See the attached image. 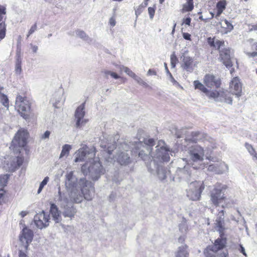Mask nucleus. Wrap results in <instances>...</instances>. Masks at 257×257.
<instances>
[{"mask_svg": "<svg viewBox=\"0 0 257 257\" xmlns=\"http://www.w3.org/2000/svg\"><path fill=\"white\" fill-rule=\"evenodd\" d=\"M246 55L249 57H255L257 56V51H254L252 52H247Z\"/></svg>", "mask_w": 257, "mask_h": 257, "instance_id": "09e8293b", "label": "nucleus"}, {"mask_svg": "<svg viewBox=\"0 0 257 257\" xmlns=\"http://www.w3.org/2000/svg\"><path fill=\"white\" fill-rule=\"evenodd\" d=\"M144 144L147 146L145 148L148 150L149 152V155H146L144 154V151L142 150L139 153V156L143 160L145 161L147 159V158H149V159L151 157H153L152 155L153 147L155 145V142L154 139H145L144 140Z\"/></svg>", "mask_w": 257, "mask_h": 257, "instance_id": "4468645a", "label": "nucleus"}, {"mask_svg": "<svg viewBox=\"0 0 257 257\" xmlns=\"http://www.w3.org/2000/svg\"><path fill=\"white\" fill-rule=\"evenodd\" d=\"M123 71L130 76L134 78L136 77V74L130 68L127 67H123Z\"/></svg>", "mask_w": 257, "mask_h": 257, "instance_id": "e433bc0d", "label": "nucleus"}, {"mask_svg": "<svg viewBox=\"0 0 257 257\" xmlns=\"http://www.w3.org/2000/svg\"><path fill=\"white\" fill-rule=\"evenodd\" d=\"M37 28V23H36L34 25H33L31 28H30L27 37H29L31 34H32L34 32H35Z\"/></svg>", "mask_w": 257, "mask_h": 257, "instance_id": "79ce46f5", "label": "nucleus"}, {"mask_svg": "<svg viewBox=\"0 0 257 257\" xmlns=\"http://www.w3.org/2000/svg\"><path fill=\"white\" fill-rule=\"evenodd\" d=\"M0 100L3 105L5 107L9 108V100L7 97V96L3 93L1 94V96H0Z\"/></svg>", "mask_w": 257, "mask_h": 257, "instance_id": "c756f323", "label": "nucleus"}, {"mask_svg": "<svg viewBox=\"0 0 257 257\" xmlns=\"http://www.w3.org/2000/svg\"><path fill=\"white\" fill-rule=\"evenodd\" d=\"M9 178V175L8 174L0 176V188H4L6 186Z\"/></svg>", "mask_w": 257, "mask_h": 257, "instance_id": "cd10ccee", "label": "nucleus"}, {"mask_svg": "<svg viewBox=\"0 0 257 257\" xmlns=\"http://www.w3.org/2000/svg\"><path fill=\"white\" fill-rule=\"evenodd\" d=\"M96 153V149L95 148H93L91 149V153L88 152V155L91 154V156H92V157H95Z\"/></svg>", "mask_w": 257, "mask_h": 257, "instance_id": "3c124183", "label": "nucleus"}, {"mask_svg": "<svg viewBox=\"0 0 257 257\" xmlns=\"http://www.w3.org/2000/svg\"><path fill=\"white\" fill-rule=\"evenodd\" d=\"M229 89L231 94L240 97L242 94V83L238 77H233L229 83Z\"/></svg>", "mask_w": 257, "mask_h": 257, "instance_id": "f8f14e48", "label": "nucleus"}, {"mask_svg": "<svg viewBox=\"0 0 257 257\" xmlns=\"http://www.w3.org/2000/svg\"><path fill=\"white\" fill-rule=\"evenodd\" d=\"M165 0H159V2L161 4H162L164 2Z\"/></svg>", "mask_w": 257, "mask_h": 257, "instance_id": "774afa93", "label": "nucleus"}, {"mask_svg": "<svg viewBox=\"0 0 257 257\" xmlns=\"http://www.w3.org/2000/svg\"><path fill=\"white\" fill-rule=\"evenodd\" d=\"M78 35L81 38H83L86 36V34L83 31H79L78 32Z\"/></svg>", "mask_w": 257, "mask_h": 257, "instance_id": "5fc2aeb1", "label": "nucleus"}, {"mask_svg": "<svg viewBox=\"0 0 257 257\" xmlns=\"http://www.w3.org/2000/svg\"><path fill=\"white\" fill-rule=\"evenodd\" d=\"M238 250L241 252L244 255L247 256V254L245 251V248L242 246V245L240 244L239 246V248H238Z\"/></svg>", "mask_w": 257, "mask_h": 257, "instance_id": "a18cd8bd", "label": "nucleus"}, {"mask_svg": "<svg viewBox=\"0 0 257 257\" xmlns=\"http://www.w3.org/2000/svg\"><path fill=\"white\" fill-rule=\"evenodd\" d=\"M49 181V177H46L44 180L42 181V182L41 183L39 188L38 190V193L39 194L42 190L43 188H44V186L46 185L48 182Z\"/></svg>", "mask_w": 257, "mask_h": 257, "instance_id": "c9c22d12", "label": "nucleus"}, {"mask_svg": "<svg viewBox=\"0 0 257 257\" xmlns=\"http://www.w3.org/2000/svg\"><path fill=\"white\" fill-rule=\"evenodd\" d=\"M33 232L32 230L25 227L20 234V241L23 244L25 249H28V246L33 238Z\"/></svg>", "mask_w": 257, "mask_h": 257, "instance_id": "9b49d317", "label": "nucleus"}, {"mask_svg": "<svg viewBox=\"0 0 257 257\" xmlns=\"http://www.w3.org/2000/svg\"><path fill=\"white\" fill-rule=\"evenodd\" d=\"M183 38L187 40H191V35L188 33H183Z\"/></svg>", "mask_w": 257, "mask_h": 257, "instance_id": "de8ad7c7", "label": "nucleus"}, {"mask_svg": "<svg viewBox=\"0 0 257 257\" xmlns=\"http://www.w3.org/2000/svg\"><path fill=\"white\" fill-rule=\"evenodd\" d=\"M6 195V191L4 188H0V204L4 201L5 196Z\"/></svg>", "mask_w": 257, "mask_h": 257, "instance_id": "ea45409f", "label": "nucleus"}, {"mask_svg": "<svg viewBox=\"0 0 257 257\" xmlns=\"http://www.w3.org/2000/svg\"><path fill=\"white\" fill-rule=\"evenodd\" d=\"M75 212L74 210H65L63 212V215L65 217H72L74 216Z\"/></svg>", "mask_w": 257, "mask_h": 257, "instance_id": "f704fd0d", "label": "nucleus"}, {"mask_svg": "<svg viewBox=\"0 0 257 257\" xmlns=\"http://www.w3.org/2000/svg\"><path fill=\"white\" fill-rule=\"evenodd\" d=\"M178 240L180 242H183L184 240H185V237L184 236H180L179 239H178Z\"/></svg>", "mask_w": 257, "mask_h": 257, "instance_id": "bf43d9fd", "label": "nucleus"}, {"mask_svg": "<svg viewBox=\"0 0 257 257\" xmlns=\"http://www.w3.org/2000/svg\"><path fill=\"white\" fill-rule=\"evenodd\" d=\"M86 151L85 149H80L76 153L77 157L75 159V162H78L80 161H84L85 160V157H86Z\"/></svg>", "mask_w": 257, "mask_h": 257, "instance_id": "393cba45", "label": "nucleus"}, {"mask_svg": "<svg viewBox=\"0 0 257 257\" xmlns=\"http://www.w3.org/2000/svg\"><path fill=\"white\" fill-rule=\"evenodd\" d=\"M203 83L207 88L210 89H218L222 84L221 79L212 74H206L203 78Z\"/></svg>", "mask_w": 257, "mask_h": 257, "instance_id": "1a4fd4ad", "label": "nucleus"}, {"mask_svg": "<svg viewBox=\"0 0 257 257\" xmlns=\"http://www.w3.org/2000/svg\"><path fill=\"white\" fill-rule=\"evenodd\" d=\"M224 25H221L220 29V32L223 34H227L233 29V26L226 19L224 20Z\"/></svg>", "mask_w": 257, "mask_h": 257, "instance_id": "412c9836", "label": "nucleus"}, {"mask_svg": "<svg viewBox=\"0 0 257 257\" xmlns=\"http://www.w3.org/2000/svg\"><path fill=\"white\" fill-rule=\"evenodd\" d=\"M179 229L182 232H185L187 229V226L185 222H182L179 225Z\"/></svg>", "mask_w": 257, "mask_h": 257, "instance_id": "a19ab883", "label": "nucleus"}, {"mask_svg": "<svg viewBox=\"0 0 257 257\" xmlns=\"http://www.w3.org/2000/svg\"><path fill=\"white\" fill-rule=\"evenodd\" d=\"M199 135V133L197 132H194L191 133V136H192L193 138L197 137V136H198Z\"/></svg>", "mask_w": 257, "mask_h": 257, "instance_id": "13d9d810", "label": "nucleus"}, {"mask_svg": "<svg viewBox=\"0 0 257 257\" xmlns=\"http://www.w3.org/2000/svg\"><path fill=\"white\" fill-rule=\"evenodd\" d=\"M50 214L56 222H59L61 220V212L60 210H42L34 216V222L36 226L40 229L48 227L49 225Z\"/></svg>", "mask_w": 257, "mask_h": 257, "instance_id": "7ed1b4c3", "label": "nucleus"}, {"mask_svg": "<svg viewBox=\"0 0 257 257\" xmlns=\"http://www.w3.org/2000/svg\"><path fill=\"white\" fill-rule=\"evenodd\" d=\"M208 45L212 48L217 50L219 52V60L227 68L232 67L233 63L231 59V51L229 47H225L224 40H215V37H208L207 39Z\"/></svg>", "mask_w": 257, "mask_h": 257, "instance_id": "f03ea898", "label": "nucleus"}, {"mask_svg": "<svg viewBox=\"0 0 257 257\" xmlns=\"http://www.w3.org/2000/svg\"><path fill=\"white\" fill-rule=\"evenodd\" d=\"M88 170L92 179L95 181L97 180L101 175L105 173V169L99 161H96L91 164L89 166Z\"/></svg>", "mask_w": 257, "mask_h": 257, "instance_id": "9d476101", "label": "nucleus"}, {"mask_svg": "<svg viewBox=\"0 0 257 257\" xmlns=\"http://www.w3.org/2000/svg\"><path fill=\"white\" fill-rule=\"evenodd\" d=\"M216 228L220 234V238L215 240L213 245L209 246L204 250L206 257H226L228 253L226 249H224L226 243V238L224 237L223 222L216 220Z\"/></svg>", "mask_w": 257, "mask_h": 257, "instance_id": "f257e3e1", "label": "nucleus"}, {"mask_svg": "<svg viewBox=\"0 0 257 257\" xmlns=\"http://www.w3.org/2000/svg\"><path fill=\"white\" fill-rule=\"evenodd\" d=\"M193 85L195 89H198L205 93L209 98H214L218 95L216 90L209 91L208 88L198 80H195Z\"/></svg>", "mask_w": 257, "mask_h": 257, "instance_id": "ddd939ff", "label": "nucleus"}, {"mask_svg": "<svg viewBox=\"0 0 257 257\" xmlns=\"http://www.w3.org/2000/svg\"><path fill=\"white\" fill-rule=\"evenodd\" d=\"M169 152V150L166 148L161 147L157 150L156 158L162 162H168L170 160Z\"/></svg>", "mask_w": 257, "mask_h": 257, "instance_id": "dca6fc26", "label": "nucleus"}, {"mask_svg": "<svg viewBox=\"0 0 257 257\" xmlns=\"http://www.w3.org/2000/svg\"><path fill=\"white\" fill-rule=\"evenodd\" d=\"M217 92L218 93V95L216 96L215 98H217L219 97H222L224 99V102L231 104L232 102V99L231 97V94L229 92H228L227 90H225L224 89H221L219 91L217 90Z\"/></svg>", "mask_w": 257, "mask_h": 257, "instance_id": "f3484780", "label": "nucleus"}, {"mask_svg": "<svg viewBox=\"0 0 257 257\" xmlns=\"http://www.w3.org/2000/svg\"><path fill=\"white\" fill-rule=\"evenodd\" d=\"M253 158H254L256 160H257V153L255 151L253 152V153L251 155Z\"/></svg>", "mask_w": 257, "mask_h": 257, "instance_id": "052dcab7", "label": "nucleus"}, {"mask_svg": "<svg viewBox=\"0 0 257 257\" xmlns=\"http://www.w3.org/2000/svg\"><path fill=\"white\" fill-rule=\"evenodd\" d=\"M28 133L26 130H19L15 135L11 144V147L14 148L17 147H24L27 145V140Z\"/></svg>", "mask_w": 257, "mask_h": 257, "instance_id": "0eeeda50", "label": "nucleus"}, {"mask_svg": "<svg viewBox=\"0 0 257 257\" xmlns=\"http://www.w3.org/2000/svg\"><path fill=\"white\" fill-rule=\"evenodd\" d=\"M146 7L144 6V5L142 4L135 9V15L137 18L142 13Z\"/></svg>", "mask_w": 257, "mask_h": 257, "instance_id": "473e14b6", "label": "nucleus"}, {"mask_svg": "<svg viewBox=\"0 0 257 257\" xmlns=\"http://www.w3.org/2000/svg\"><path fill=\"white\" fill-rule=\"evenodd\" d=\"M234 71V68H232L230 70V73L232 74Z\"/></svg>", "mask_w": 257, "mask_h": 257, "instance_id": "338daca9", "label": "nucleus"}, {"mask_svg": "<svg viewBox=\"0 0 257 257\" xmlns=\"http://www.w3.org/2000/svg\"><path fill=\"white\" fill-rule=\"evenodd\" d=\"M191 19L189 17L183 19V23L188 26H190L191 24Z\"/></svg>", "mask_w": 257, "mask_h": 257, "instance_id": "49530a36", "label": "nucleus"}, {"mask_svg": "<svg viewBox=\"0 0 257 257\" xmlns=\"http://www.w3.org/2000/svg\"><path fill=\"white\" fill-rule=\"evenodd\" d=\"M83 199V197L82 196H80V198H75L74 199V201L76 203H79L82 201Z\"/></svg>", "mask_w": 257, "mask_h": 257, "instance_id": "4d7b16f0", "label": "nucleus"}, {"mask_svg": "<svg viewBox=\"0 0 257 257\" xmlns=\"http://www.w3.org/2000/svg\"><path fill=\"white\" fill-rule=\"evenodd\" d=\"M170 59H171V64L172 67H173V68L175 67L176 64L178 62V58H177L176 55H175V52L173 53V54H171V57H170Z\"/></svg>", "mask_w": 257, "mask_h": 257, "instance_id": "72a5a7b5", "label": "nucleus"}, {"mask_svg": "<svg viewBox=\"0 0 257 257\" xmlns=\"http://www.w3.org/2000/svg\"><path fill=\"white\" fill-rule=\"evenodd\" d=\"M51 209H57L56 206H54V205H52L51 207Z\"/></svg>", "mask_w": 257, "mask_h": 257, "instance_id": "69168bd1", "label": "nucleus"}, {"mask_svg": "<svg viewBox=\"0 0 257 257\" xmlns=\"http://www.w3.org/2000/svg\"><path fill=\"white\" fill-rule=\"evenodd\" d=\"M150 0H144V3L143 4L144 6L147 7L148 5V3Z\"/></svg>", "mask_w": 257, "mask_h": 257, "instance_id": "680f3d73", "label": "nucleus"}, {"mask_svg": "<svg viewBox=\"0 0 257 257\" xmlns=\"http://www.w3.org/2000/svg\"><path fill=\"white\" fill-rule=\"evenodd\" d=\"M194 9L193 0H186V3L183 5L182 12L186 13L192 11Z\"/></svg>", "mask_w": 257, "mask_h": 257, "instance_id": "b1692460", "label": "nucleus"}, {"mask_svg": "<svg viewBox=\"0 0 257 257\" xmlns=\"http://www.w3.org/2000/svg\"><path fill=\"white\" fill-rule=\"evenodd\" d=\"M19 257H28L27 255L24 253L22 250L19 251Z\"/></svg>", "mask_w": 257, "mask_h": 257, "instance_id": "864d4df0", "label": "nucleus"}, {"mask_svg": "<svg viewBox=\"0 0 257 257\" xmlns=\"http://www.w3.org/2000/svg\"><path fill=\"white\" fill-rule=\"evenodd\" d=\"M245 147L250 155H251L253 152L255 151L254 149L251 145L246 144Z\"/></svg>", "mask_w": 257, "mask_h": 257, "instance_id": "37998d69", "label": "nucleus"}, {"mask_svg": "<svg viewBox=\"0 0 257 257\" xmlns=\"http://www.w3.org/2000/svg\"><path fill=\"white\" fill-rule=\"evenodd\" d=\"M22 61L20 57H19L16 60V68L15 71L17 74H20L22 72V68H21Z\"/></svg>", "mask_w": 257, "mask_h": 257, "instance_id": "2f4dec72", "label": "nucleus"}, {"mask_svg": "<svg viewBox=\"0 0 257 257\" xmlns=\"http://www.w3.org/2000/svg\"><path fill=\"white\" fill-rule=\"evenodd\" d=\"M27 214L28 212L26 210L22 211L20 213V215L22 217H25Z\"/></svg>", "mask_w": 257, "mask_h": 257, "instance_id": "6e6d98bb", "label": "nucleus"}, {"mask_svg": "<svg viewBox=\"0 0 257 257\" xmlns=\"http://www.w3.org/2000/svg\"><path fill=\"white\" fill-rule=\"evenodd\" d=\"M253 46L255 50L257 51V41L253 44Z\"/></svg>", "mask_w": 257, "mask_h": 257, "instance_id": "0e129e2a", "label": "nucleus"}, {"mask_svg": "<svg viewBox=\"0 0 257 257\" xmlns=\"http://www.w3.org/2000/svg\"><path fill=\"white\" fill-rule=\"evenodd\" d=\"M187 248L188 246L185 244L179 246L176 252V257H189Z\"/></svg>", "mask_w": 257, "mask_h": 257, "instance_id": "aec40b11", "label": "nucleus"}, {"mask_svg": "<svg viewBox=\"0 0 257 257\" xmlns=\"http://www.w3.org/2000/svg\"><path fill=\"white\" fill-rule=\"evenodd\" d=\"M193 62V59L191 57L188 56H184L183 58L182 67L184 69L188 70L192 67Z\"/></svg>", "mask_w": 257, "mask_h": 257, "instance_id": "5701e85b", "label": "nucleus"}, {"mask_svg": "<svg viewBox=\"0 0 257 257\" xmlns=\"http://www.w3.org/2000/svg\"><path fill=\"white\" fill-rule=\"evenodd\" d=\"M189 154L190 159L193 162H202L204 159L205 150L199 145H195L190 147Z\"/></svg>", "mask_w": 257, "mask_h": 257, "instance_id": "6e6552de", "label": "nucleus"}, {"mask_svg": "<svg viewBox=\"0 0 257 257\" xmlns=\"http://www.w3.org/2000/svg\"><path fill=\"white\" fill-rule=\"evenodd\" d=\"M32 51L33 53H36L38 50V47L35 45H33L32 44L31 45Z\"/></svg>", "mask_w": 257, "mask_h": 257, "instance_id": "603ef678", "label": "nucleus"}, {"mask_svg": "<svg viewBox=\"0 0 257 257\" xmlns=\"http://www.w3.org/2000/svg\"><path fill=\"white\" fill-rule=\"evenodd\" d=\"M71 149V146L69 145H64L62 147V150L60 155V158H62L64 156H67L70 150Z\"/></svg>", "mask_w": 257, "mask_h": 257, "instance_id": "bb28decb", "label": "nucleus"}, {"mask_svg": "<svg viewBox=\"0 0 257 257\" xmlns=\"http://www.w3.org/2000/svg\"><path fill=\"white\" fill-rule=\"evenodd\" d=\"M227 186L220 183H216L210 192L211 201L216 206L223 203L225 199L223 191L226 190Z\"/></svg>", "mask_w": 257, "mask_h": 257, "instance_id": "423d86ee", "label": "nucleus"}, {"mask_svg": "<svg viewBox=\"0 0 257 257\" xmlns=\"http://www.w3.org/2000/svg\"><path fill=\"white\" fill-rule=\"evenodd\" d=\"M117 160L119 163L121 165H127L131 161L128 155L124 153H120L118 157Z\"/></svg>", "mask_w": 257, "mask_h": 257, "instance_id": "4be33fe9", "label": "nucleus"}, {"mask_svg": "<svg viewBox=\"0 0 257 257\" xmlns=\"http://www.w3.org/2000/svg\"><path fill=\"white\" fill-rule=\"evenodd\" d=\"M86 186L83 187L81 189L83 197L87 200H92L94 195V189L93 187H90V189L86 188Z\"/></svg>", "mask_w": 257, "mask_h": 257, "instance_id": "a211bd4d", "label": "nucleus"}, {"mask_svg": "<svg viewBox=\"0 0 257 257\" xmlns=\"http://www.w3.org/2000/svg\"><path fill=\"white\" fill-rule=\"evenodd\" d=\"M251 29L253 30H257V23L252 25Z\"/></svg>", "mask_w": 257, "mask_h": 257, "instance_id": "e2e57ef3", "label": "nucleus"}, {"mask_svg": "<svg viewBox=\"0 0 257 257\" xmlns=\"http://www.w3.org/2000/svg\"><path fill=\"white\" fill-rule=\"evenodd\" d=\"M50 135V132L48 131H47L45 132V133L42 135V139H46L49 137Z\"/></svg>", "mask_w": 257, "mask_h": 257, "instance_id": "8fccbe9b", "label": "nucleus"}, {"mask_svg": "<svg viewBox=\"0 0 257 257\" xmlns=\"http://www.w3.org/2000/svg\"><path fill=\"white\" fill-rule=\"evenodd\" d=\"M15 108L24 119L29 118L31 103L28 99L26 91H23L21 94L17 95L16 99Z\"/></svg>", "mask_w": 257, "mask_h": 257, "instance_id": "20e7f679", "label": "nucleus"}, {"mask_svg": "<svg viewBox=\"0 0 257 257\" xmlns=\"http://www.w3.org/2000/svg\"><path fill=\"white\" fill-rule=\"evenodd\" d=\"M104 73L106 75H110L114 79H118L119 78V76L115 72H111L109 71H104Z\"/></svg>", "mask_w": 257, "mask_h": 257, "instance_id": "58836bf2", "label": "nucleus"}, {"mask_svg": "<svg viewBox=\"0 0 257 257\" xmlns=\"http://www.w3.org/2000/svg\"><path fill=\"white\" fill-rule=\"evenodd\" d=\"M6 35V25L5 23H0V39H3Z\"/></svg>", "mask_w": 257, "mask_h": 257, "instance_id": "c85d7f7f", "label": "nucleus"}, {"mask_svg": "<svg viewBox=\"0 0 257 257\" xmlns=\"http://www.w3.org/2000/svg\"><path fill=\"white\" fill-rule=\"evenodd\" d=\"M157 7L156 5H153L152 7H149L148 9V14L151 20H153L156 11Z\"/></svg>", "mask_w": 257, "mask_h": 257, "instance_id": "7c9ffc66", "label": "nucleus"}, {"mask_svg": "<svg viewBox=\"0 0 257 257\" xmlns=\"http://www.w3.org/2000/svg\"><path fill=\"white\" fill-rule=\"evenodd\" d=\"M115 19L114 17L110 18L109 20V24L111 27H114L115 25Z\"/></svg>", "mask_w": 257, "mask_h": 257, "instance_id": "c03bdc74", "label": "nucleus"}, {"mask_svg": "<svg viewBox=\"0 0 257 257\" xmlns=\"http://www.w3.org/2000/svg\"><path fill=\"white\" fill-rule=\"evenodd\" d=\"M205 188L203 181H195L191 182L187 190V197L192 200L197 201L200 199L201 195Z\"/></svg>", "mask_w": 257, "mask_h": 257, "instance_id": "39448f33", "label": "nucleus"}, {"mask_svg": "<svg viewBox=\"0 0 257 257\" xmlns=\"http://www.w3.org/2000/svg\"><path fill=\"white\" fill-rule=\"evenodd\" d=\"M85 103L81 104L76 109L75 113V118L77 119L76 126L80 127L87 122L86 120H82L85 115Z\"/></svg>", "mask_w": 257, "mask_h": 257, "instance_id": "2eb2a0df", "label": "nucleus"}, {"mask_svg": "<svg viewBox=\"0 0 257 257\" xmlns=\"http://www.w3.org/2000/svg\"><path fill=\"white\" fill-rule=\"evenodd\" d=\"M17 161V164L15 165L14 167L15 169H17L19 167H20L22 165L23 162H24V159L22 157H18L16 159Z\"/></svg>", "mask_w": 257, "mask_h": 257, "instance_id": "4c0bfd02", "label": "nucleus"}, {"mask_svg": "<svg viewBox=\"0 0 257 257\" xmlns=\"http://www.w3.org/2000/svg\"><path fill=\"white\" fill-rule=\"evenodd\" d=\"M7 9L5 6L0 5V22L5 23L7 18Z\"/></svg>", "mask_w": 257, "mask_h": 257, "instance_id": "a878e982", "label": "nucleus"}, {"mask_svg": "<svg viewBox=\"0 0 257 257\" xmlns=\"http://www.w3.org/2000/svg\"><path fill=\"white\" fill-rule=\"evenodd\" d=\"M227 5V2L226 0H220L216 4V13L215 14V17H219L223 11L226 9Z\"/></svg>", "mask_w": 257, "mask_h": 257, "instance_id": "6ab92c4d", "label": "nucleus"}]
</instances>
